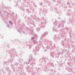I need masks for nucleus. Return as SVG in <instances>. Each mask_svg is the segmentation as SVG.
<instances>
[{
    "mask_svg": "<svg viewBox=\"0 0 75 75\" xmlns=\"http://www.w3.org/2000/svg\"><path fill=\"white\" fill-rule=\"evenodd\" d=\"M9 22L10 23H11V21H9Z\"/></svg>",
    "mask_w": 75,
    "mask_h": 75,
    "instance_id": "1",
    "label": "nucleus"
}]
</instances>
